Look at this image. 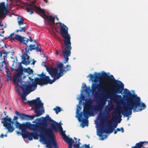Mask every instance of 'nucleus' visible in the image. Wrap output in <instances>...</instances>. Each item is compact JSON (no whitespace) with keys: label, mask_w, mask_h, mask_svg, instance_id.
Here are the masks:
<instances>
[{"label":"nucleus","mask_w":148,"mask_h":148,"mask_svg":"<svg viewBox=\"0 0 148 148\" xmlns=\"http://www.w3.org/2000/svg\"><path fill=\"white\" fill-rule=\"evenodd\" d=\"M94 75L95 80H99L100 77H102L104 81L100 83V84L92 83L91 86L92 92H96L97 89L98 91L105 90L106 88H104L103 87L109 84V81H111V83L114 86L113 90L110 91L108 94L101 98L100 97L98 108L101 110L102 107L105 104L107 99H114L116 102L119 101V99L118 97H121V95L117 94L122 93L124 89V85L121 81L116 80L112 75H108L104 71L102 72L101 73L95 72Z\"/></svg>","instance_id":"obj_1"},{"label":"nucleus","mask_w":148,"mask_h":148,"mask_svg":"<svg viewBox=\"0 0 148 148\" xmlns=\"http://www.w3.org/2000/svg\"><path fill=\"white\" fill-rule=\"evenodd\" d=\"M22 83V85H20L21 88L23 92V94L21 95V97L24 103H29L30 106L34 105V112L36 114L35 115H30L24 113H21L17 111H15V114L19 116V118L22 120H32L35 116H39L44 113L43 107V103L42 102L39 97H37L35 100H32L30 101H27L26 97L30 92L35 90L32 88V85L28 83L27 84Z\"/></svg>","instance_id":"obj_2"},{"label":"nucleus","mask_w":148,"mask_h":148,"mask_svg":"<svg viewBox=\"0 0 148 148\" xmlns=\"http://www.w3.org/2000/svg\"><path fill=\"white\" fill-rule=\"evenodd\" d=\"M125 93L127 95L125 97V100L127 101V106L123 108L121 111V114L124 116L128 117V115H131L132 113V110L135 112L141 111L146 108V105L144 103L141 102L140 98L133 96L130 91L127 89L125 91Z\"/></svg>","instance_id":"obj_3"},{"label":"nucleus","mask_w":148,"mask_h":148,"mask_svg":"<svg viewBox=\"0 0 148 148\" xmlns=\"http://www.w3.org/2000/svg\"><path fill=\"white\" fill-rule=\"evenodd\" d=\"M59 24L60 26V33L63 38L64 43L66 47V49L64 50L63 46L62 45L61 46L63 55L65 59L64 63H66L69 61L68 57L71 56V51L72 49L70 40L71 37L70 35L68 33V27L63 23H60Z\"/></svg>","instance_id":"obj_4"},{"label":"nucleus","mask_w":148,"mask_h":148,"mask_svg":"<svg viewBox=\"0 0 148 148\" xmlns=\"http://www.w3.org/2000/svg\"><path fill=\"white\" fill-rule=\"evenodd\" d=\"M43 119V122L42 123H38L39 126L38 131L40 132L39 136L42 139H43L44 137L54 136L51 127L47 128L48 125L47 121H48L51 123H56L55 121L51 119L49 115H47L45 117H42Z\"/></svg>","instance_id":"obj_5"},{"label":"nucleus","mask_w":148,"mask_h":148,"mask_svg":"<svg viewBox=\"0 0 148 148\" xmlns=\"http://www.w3.org/2000/svg\"><path fill=\"white\" fill-rule=\"evenodd\" d=\"M93 103V100L91 99H89L86 101V103L84 106L83 112H81L79 114V122H82L84 126H88V121L87 120L84 121V119L83 117V116L85 118H88V116L91 115L93 113V111L95 108V106L92 105Z\"/></svg>","instance_id":"obj_6"},{"label":"nucleus","mask_w":148,"mask_h":148,"mask_svg":"<svg viewBox=\"0 0 148 148\" xmlns=\"http://www.w3.org/2000/svg\"><path fill=\"white\" fill-rule=\"evenodd\" d=\"M38 76L40 78L36 77L35 78L34 81L33 79H32L31 80L32 82L30 81L28 82L29 84L32 85V87H34V88L35 90L36 89L37 87V84L41 86L48 84H52L56 81L54 77H53V80L50 79L49 76H46L43 72H42L40 74H38Z\"/></svg>","instance_id":"obj_7"},{"label":"nucleus","mask_w":148,"mask_h":148,"mask_svg":"<svg viewBox=\"0 0 148 148\" xmlns=\"http://www.w3.org/2000/svg\"><path fill=\"white\" fill-rule=\"evenodd\" d=\"M21 130V134L24 138H27L29 140H32L33 138L38 140L39 135L37 132H30L25 131V124H21L19 128Z\"/></svg>","instance_id":"obj_8"},{"label":"nucleus","mask_w":148,"mask_h":148,"mask_svg":"<svg viewBox=\"0 0 148 148\" xmlns=\"http://www.w3.org/2000/svg\"><path fill=\"white\" fill-rule=\"evenodd\" d=\"M36 46L35 45L30 44L29 47L27 46L25 47V53H24L21 56L23 64L28 65L30 64L31 59L29 58V56L27 54L29 51H32L33 50L36 49Z\"/></svg>","instance_id":"obj_9"},{"label":"nucleus","mask_w":148,"mask_h":148,"mask_svg":"<svg viewBox=\"0 0 148 148\" xmlns=\"http://www.w3.org/2000/svg\"><path fill=\"white\" fill-rule=\"evenodd\" d=\"M17 71L16 75L14 76L13 81L14 84L16 85V87H19L20 86L19 85L18 83L20 82L21 83V85H22V83L24 84V83L27 84L29 81H27L25 82L22 81V79L21 77V75H22L23 73V71L22 69H19L16 70Z\"/></svg>","instance_id":"obj_10"},{"label":"nucleus","mask_w":148,"mask_h":148,"mask_svg":"<svg viewBox=\"0 0 148 148\" xmlns=\"http://www.w3.org/2000/svg\"><path fill=\"white\" fill-rule=\"evenodd\" d=\"M1 119L2 120L1 123L3 124V126L8 130L9 132H12L14 130V128L12 126L14 122L12 121L11 118H8V116H7Z\"/></svg>","instance_id":"obj_11"},{"label":"nucleus","mask_w":148,"mask_h":148,"mask_svg":"<svg viewBox=\"0 0 148 148\" xmlns=\"http://www.w3.org/2000/svg\"><path fill=\"white\" fill-rule=\"evenodd\" d=\"M63 64L61 62H60L57 65L56 67L53 68V67H46V69L51 76L57 75L59 71L58 69L63 68Z\"/></svg>","instance_id":"obj_12"},{"label":"nucleus","mask_w":148,"mask_h":148,"mask_svg":"<svg viewBox=\"0 0 148 148\" xmlns=\"http://www.w3.org/2000/svg\"><path fill=\"white\" fill-rule=\"evenodd\" d=\"M114 130V129L112 127H111L109 128L108 130L104 126H101L100 127V130L99 132V133L97 134V135L99 137H101L100 139L101 140H103L106 138L107 136L105 135H102V134L104 133H105L106 134L112 133L113 132Z\"/></svg>","instance_id":"obj_13"},{"label":"nucleus","mask_w":148,"mask_h":148,"mask_svg":"<svg viewBox=\"0 0 148 148\" xmlns=\"http://www.w3.org/2000/svg\"><path fill=\"white\" fill-rule=\"evenodd\" d=\"M44 138L43 139H42L41 138H40V140L41 141H42L43 143H44L45 144H46L47 147L49 148H53L52 146H53V145L51 143V140L53 139L54 140H55L54 136L44 137Z\"/></svg>","instance_id":"obj_14"},{"label":"nucleus","mask_w":148,"mask_h":148,"mask_svg":"<svg viewBox=\"0 0 148 148\" xmlns=\"http://www.w3.org/2000/svg\"><path fill=\"white\" fill-rule=\"evenodd\" d=\"M66 70H64L63 68L59 69V72L57 75L53 76H51L52 78L54 77L56 80L59 79L60 77L62 76L67 71H70L71 69V66L69 65H67L66 66L64 67Z\"/></svg>","instance_id":"obj_15"},{"label":"nucleus","mask_w":148,"mask_h":148,"mask_svg":"<svg viewBox=\"0 0 148 148\" xmlns=\"http://www.w3.org/2000/svg\"><path fill=\"white\" fill-rule=\"evenodd\" d=\"M25 129L27 128H29L32 130L33 131L35 132L38 133L40 134V132L38 131L39 129H38V127H39L38 123L37 124H32L30 122H27L26 124H25Z\"/></svg>","instance_id":"obj_16"},{"label":"nucleus","mask_w":148,"mask_h":148,"mask_svg":"<svg viewBox=\"0 0 148 148\" xmlns=\"http://www.w3.org/2000/svg\"><path fill=\"white\" fill-rule=\"evenodd\" d=\"M35 2V1L31 2L28 5L30 7V8L27 7L26 8V10L28 12H30V14H32L34 13V12H33V10H34L35 9L34 6H36L34 5Z\"/></svg>","instance_id":"obj_17"},{"label":"nucleus","mask_w":148,"mask_h":148,"mask_svg":"<svg viewBox=\"0 0 148 148\" xmlns=\"http://www.w3.org/2000/svg\"><path fill=\"white\" fill-rule=\"evenodd\" d=\"M51 127L52 131L54 130L55 131H58V128L60 131H63V128L62 126L58 123H51Z\"/></svg>","instance_id":"obj_18"},{"label":"nucleus","mask_w":148,"mask_h":148,"mask_svg":"<svg viewBox=\"0 0 148 148\" xmlns=\"http://www.w3.org/2000/svg\"><path fill=\"white\" fill-rule=\"evenodd\" d=\"M146 143L148 144V142L146 141H140L136 143L135 146L132 147L131 148H148L146 146H145L144 143Z\"/></svg>","instance_id":"obj_19"},{"label":"nucleus","mask_w":148,"mask_h":148,"mask_svg":"<svg viewBox=\"0 0 148 148\" xmlns=\"http://www.w3.org/2000/svg\"><path fill=\"white\" fill-rule=\"evenodd\" d=\"M35 9L34 10L37 13L43 15L45 17L46 16L45 11L41 8L37 6H34Z\"/></svg>","instance_id":"obj_20"},{"label":"nucleus","mask_w":148,"mask_h":148,"mask_svg":"<svg viewBox=\"0 0 148 148\" xmlns=\"http://www.w3.org/2000/svg\"><path fill=\"white\" fill-rule=\"evenodd\" d=\"M24 38L26 39L25 38L22 37L21 36L18 34L16 35L15 37L12 36V40H13L15 39L18 41L23 44H25V40H24Z\"/></svg>","instance_id":"obj_21"},{"label":"nucleus","mask_w":148,"mask_h":148,"mask_svg":"<svg viewBox=\"0 0 148 148\" xmlns=\"http://www.w3.org/2000/svg\"><path fill=\"white\" fill-rule=\"evenodd\" d=\"M121 115L119 114L118 112L115 111L113 113L112 120V121H115L116 120L118 119V118H120L121 119L120 120H119L118 121V123H120L121 120Z\"/></svg>","instance_id":"obj_22"},{"label":"nucleus","mask_w":148,"mask_h":148,"mask_svg":"<svg viewBox=\"0 0 148 148\" xmlns=\"http://www.w3.org/2000/svg\"><path fill=\"white\" fill-rule=\"evenodd\" d=\"M7 9L5 7L4 3H3L0 4V18L2 14H5L6 13Z\"/></svg>","instance_id":"obj_23"},{"label":"nucleus","mask_w":148,"mask_h":148,"mask_svg":"<svg viewBox=\"0 0 148 148\" xmlns=\"http://www.w3.org/2000/svg\"><path fill=\"white\" fill-rule=\"evenodd\" d=\"M46 17L48 20H49L52 24H50V25L53 28H54V26L53 25L55 24V18L54 17H53L51 16H47L46 15V16H45Z\"/></svg>","instance_id":"obj_24"},{"label":"nucleus","mask_w":148,"mask_h":148,"mask_svg":"<svg viewBox=\"0 0 148 148\" xmlns=\"http://www.w3.org/2000/svg\"><path fill=\"white\" fill-rule=\"evenodd\" d=\"M64 140L69 144H74L75 142L73 139L72 138L69 137L68 136H66Z\"/></svg>","instance_id":"obj_25"},{"label":"nucleus","mask_w":148,"mask_h":148,"mask_svg":"<svg viewBox=\"0 0 148 148\" xmlns=\"http://www.w3.org/2000/svg\"><path fill=\"white\" fill-rule=\"evenodd\" d=\"M77 141H76L75 142V143L73 144H69V148H72V146L73 145L74 147L75 148H79L80 147H79L80 144H81V143L80 142H78V143H77Z\"/></svg>","instance_id":"obj_26"},{"label":"nucleus","mask_w":148,"mask_h":148,"mask_svg":"<svg viewBox=\"0 0 148 148\" xmlns=\"http://www.w3.org/2000/svg\"><path fill=\"white\" fill-rule=\"evenodd\" d=\"M53 110L55 111L56 114H58L59 112L62 111V109L60 107L56 106L55 108L53 109Z\"/></svg>","instance_id":"obj_27"},{"label":"nucleus","mask_w":148,"mask_h":148,"mask_svg":"<svg viewBox=\"0 0 148 148\" xmlns=\"http://www.w3.org/2000/svg\"><path fill=\"white\" fill-rule=\"evenodd\" d=\"M24 71L25 72L27 73L30 75L33 74V70L29 67L27 69H25Z\"/></svg>","instance_id":"obj_28"},{"label":"nucleus","mask_w":148,"mask_h":148,"mask_svg":"<svg viewBox=\"0 0 148 148\" xmlns=\"http://www.w3.org/2000/svg\"><path fill=\"white\" fill-rule=\"evenodd\" d=\"M18 23L19 26H21V25H23L24 24L23 22L24 20L23 18H18Z\"/></svg>","instance_id":"obj_29"},{"label":"nucleus","mask_w":148,"mask_h":148,"mask_svg":"<svg viewBox=\"0 0 148 148\" xmlns=\"http://www.w3.org/2000/svg\"><path fill=\"white\" fill-rule=\"evenodd\" d=\"M5 69L7 70V71L6 72L7 74V76L8 78H10L11 77V73H10L9 69L7 67V65H6V67H5Z\"/></svg>","instance_id":"obj_30"},{"label":"nucleus","mask_w":148,"mask_h":148,"mask_svg":"<svg viewBox=\"0 0 148 148\" xmlns=\"http://www.w3.org/2000/svg\"><path fill=\"white\" fill-rule=\"evenodd\" d=\"M108 104H109L110 102L111 103V106H110V108H109L108 109L109 110H111L112 109H114V106L112 104V101H110V100H108Z\"/></svg>","instance_id":"obj_31"},{"label":"nucleus","mask_w":148,"mask_h":148,"mask_svg":"<svg viewBox=\"0 0 148 148\" xmlns=\"http://www.w3.org/2000/svg\"><path fill=\"white\" fill-rule=\"evenodd\" d=\"M61 135L63 136V139L64 140L66 136H67L65 133V131H62L61 132Z\"/></svg>","instance_id":"obj_32"},{"label":"nucleus","mask_w":148,"mask_h":148,"mask_svg":"<svg viewBox=\"0 0 148 148\" xmlns=\"http://www.w3.org/2000/svg\"><path fill=\"white\" fill-rule=\"evenodd\" d=\"M85 92L87 93H89L91 91V89L90 87H87L86 86V89L85 90Z\"/></svg>","instance_id":"obj_33"},{"label":"nucleus","mask_w":148,"mask_h":148,"mask_svg":"<svg viewBox=\"0 0 148 148\" xmlns=\"http://www.w3.org/2000/svg\"><path fill=\"white\" fill-rule=\"evenodd\" d=\"M20 125H21V124H20L17 121H16V123H15L16 127V128L19 129Z\"/></svg>","instance_id":"obj_34"},{"label":"nucleus","mask_w":148,"mask_h":148,"mask_svg":"<svg viewBox=\"0 0 148 148\" xmlns=\"http://www.w3.org/2000/svg\"><path fill=\"white\" fill-rule=\"evenodd\" d=\"M20 32H25V31L26 29H25V27H20Z\"/></svg>","instance_id":"obj_35"},{"label":"nucleus","mask_w":148,"mask_h":148,"mask_svg":"<svg viewBox=\"0 0 148 148\" xmlns=\"http://www.w3.org/2000/svg\"><path fill=\"white\" fill-rule=\"evenodd\" d=\"M16 90L17 92L18 93V94L20 96H21V95H22L21 92V91L19 90V89L18 88H16Z\"/></svg>","instance_id":"obj_36"},{"label":"nucleus","mask_w":148,"mask_h":148,"mask_svg":"<svg viewBox=\"0 0 148 148\" xmlns=\"http://www.w3.org/2000/svg\"><path fill=\"white\" fill-rule=\"evenodd\" d=\"M89 77L90 79H95V75L92 74H90L89 75Z\"/></svg>","instance_id":"obj_37"},{"label":"nucleus","mask_w":148,"mask_h":148,"mask_svg":"<svg viewBox=\"0 0 148 148\" xmlns=\"http://www.w3.org/2000/svg\"><path fill=\"white\" fill-rule=\"evenodd\" d=\"M118 125V124L117 123H115L113 126H112V127L114 129L115 128H116Z\"/></svg>","instance_id":"obj_38"},{"label":"nucleus","mask_w":148,"mask_h":148,"mask_svg":"<svg viewBox=\"0 0 148 148\" xmlns=\"http://www.w3.org/2000/svg\"><path fill=\"white\" fill-rule=\"evenodd\" d=\"M99 116L100 118H101L103 116V114L102 112H100L99 114Z\"/></svg>","instance_id":"obj_39"},{"label":"nucleus","mask_w":148,"mask_h":148,"mask_svg":"<svg viewBox=\"0 0 148 148\" xmlns=\"http://www.w3.org/2000/svg\"><path fill=\"white\" fill-rule=\"evenodd\" d=\"M36 51L37 52H38V51H40V52H41V50L40 49V48H36Z\"/></svg>","instance_id":"obj_40"},{"label":"nucleus","mask_w":148,"mask_h":148,"mask_svg":"<svg viewBox=\"0 0 148 148\" xmlns=\"http://www.w3.org/2000/svg\"><path fill=\"white\" fill-rule=\"evenodd\" d=\"M18 119V117H17V116H14L13 120H16V121H17Z\"/></svg>","instance_id":"obj_41"},{"label":"nucleus","mask_w":148,"mask_h":148,"mask_svg":"<svg viewBox=\"0 0 148 148\" xmlns=\"http://www.w3.org/2000/svg\"><path fill=\"white\" fill-rule=\"evenodd\" d=\"M29 41V39H27L26 40H25V41H26V42H25V44H25L26 46H27V43H28V42Z\"/></svg>","instance_id":"obj_42"},{"label":"nucleus","mask_w":148,"mask_h":148,"mask_svg":"<svg viewBox=\"0 0 148 148\" xmlns=\"http://www.w3.org/2000/svg\"><path fill=\"white\" fill-rule=\"evenodd\" d=\"M29 40L31 42H32L33 41V40L32 39V37H31L29 36Z\"/></svg>","instance_id":"obj_43"},{"label":"nucleus","mask_w":148,"mask_h":148,"mask_svg":"<svg viewBox=\"0 0 148 148\" xmlns=\"http://www.w3.org/2000/svg\"><path fill=\"white\" fill-rule=\"evenodd\" d=\"M0 30H3V31H1V32H0V33H1V35H2V34H3L4 33V31L3 30V28H2L1 29H0Z\"/></svg>","instance_id":"obj_44"},{"label":"nucleus","mask_w":148,"mask_h":148,"mask_svg":"<svg viewBox=\"0 0 148 148\" xmlns=\"http://www.w3.org/2000/svg\"><path fill=\"white\" fill-rule=\"evenodd\" d=\"M14 33H12V34H11L9 37H11V39H12V37H14Z\"/></svg>","instance_id":"obj_45"},{"label":"nucleus","mask_w":148,"mask_h":148,"mask_svg":"<svg viewBox=\"0 0 148 148\" xmlns=\"http://www.w3.org/2000/svg\"><path fill=\"white\" fill-rule=\"evenodd\" d=\"M121 131L122 133H123L124 132V130L123 127H121Z\"/></svg>","instance_id":"obj_46"},{"label":"nucleus","mask_w":148,"mask_h":148,"mask_svg":"<svg viewBox=\"0 0 148 148\" xmlns=\"http://www.w3.org/2000/svg\"><path fill=\"white\" fill-rule=\"evenodd\" d=\"M0 137L1 138H3L4 137V135L3 134H1L0 136Z\"/></svg>","instance_id":"obj_47"},{"label":"nucleus","mask_w":148,"mask_h":148,"mask_svg":"<svg viewBox=\"0 0 148 148\" xmlns=\"http://www.w3.org/2000/svg\"><path fill=\"white\" fill-rule=\"evenodd\" d=\"M33 61L32 62L31 64L34 65L35 64V62H36V61L34 60V59H33Z\"/></svg>","instance_id":"obj_48"},{"label":"nucleus","mask_w":148,"mask_h":148,"mask_svg":"<svg viewBox=\"0 0 148 148\" xmlns=\"http://www.w3.org/2000/svg\"><path fill=\"white\" fill-rule=\"evenodd\" d=\"M56 55H58L59 54V52L57 50L56 51Z\"/></svg>","instance_id":"obj_49"},{"label":"nucleus","mask_w":148,"mask_h":148,"mask_svg":"<svg viewBox=\"0 0 148 148\" xmlns=\"http://www.w3.org/2000/svg\"><path fill=\"white\" fill-rule=\"evenodd\" d=\"M116 131H117V132H119V131H121V128H117L116 129Z\"/></svg>","instance_id":"obj_50"},{"label":"nucleus","mask_w":148,"mask_h":148,"mask_svg":"<svg viewBox=\"0 0 148 148\" xmlns=\"http://www.w3.org/2000/svg\"><path fill=\"white\" fill-rule=\"evenodd\" d=\"M0 26H3V24L2 23V21H0Z\"/></svg>","instance_id":"obj_51"},{"label":"nucleus","mask_w":148,"mask_h":148,"mask_svg":"<svg viewBox=\"0 0 148 148\" xmlns=\"http://www.w3.org/2000/svg\"><path fill=\"white\" fill-rule=\"evenodd\" d=\"M40 45V44H38L37 43V46H36V48H39V46Z\"/></svg>","instance_id":"obj_52"},{"label":"nucleus","mask_w":148,"mask_h":148,"mask_svg":"<svg viewBox=\"0 0 148 148\" xmlns=\"http://www.w3.org/2000/svg\"><path fill=\"white\" fill-rule=\"evenodd\" d=\"M57 38H58V40H62L61 38L59 36H58L57 37Z\"/></svg>","instance_id":"obj_53"},{"label":"nucleus","mask_w":148,"mask_h":148,"mask_svg":"<svg viewBox=\"0 0 148 148\" xmlns=\"http://www.w3.org/2000/svg\"><path fill=\"white\" fill-rule=\"evenodd\" d=\"M4 64H6H6L5 61V60H4V61L2 62Z\"/></svg>","instance_id":"obj_54"},{"label":"nucleus","mask_w":148,"mask_h":148,"mask_svg":"<svg viewBox=\"0 0 148 148\" xmlns=\"http://www.w3.org/2000/svg\"><path fill=\"white\" fill-rule=\"evenodd\" d=\"M117 131H116V130H115L114 132V134H116L117 133Z\"/></svg>","instance_id":"obj_55"},{"label":"nucleus","mask_w":148,"mask_h":148,"mask_svg":"<svg viewBox=\"0 0 148 148\" xmlns=\"http://www.w3.org/2000/svg\"><path fill=\"white\" fill-rule=\"evenodd\" d=\"M9 37H5L4 38V39H5V40H6V39H8L9 38Z\"/></svg>","instance_id":"obj_56"},{"label":"nucleus","mask_w":148,"mask_h":148,"mask_svg":"<svg viewBox=\"0 0 148 148\" xmlns=\"http://www.w3.org/2000/svg\"><path fill=\"white\" fill-rule=\"evenodd\" d=\"M3 113H4V114L5 115H6V112H5L4 111V112H3Z\"/></svg>","instance_id":"obj_57"},{"label":"nucleus","mask_w":148,"mask_h":148,"mask_svg":"<svg viewBox=\"0 0 148 148\" xmlns=\"http://www.w3.org/2000/svg\"><path fill=\"white\" fill-rule=\"evenodd\" d=\"M19 31H20V29H17L16 30V32H18Z\"/></svg>","instance_id":"obj_58"},{"label":"nucleus","mask_w":148,"mask_h":148,"mask_svg":"<svg viewBox=\"0 0 148 148\" xmlns=\"http://www.w3.org/2000/svg\"><path fill=\"white\" fill-rule=\"evenodd\" d=\"M27 27V25H26L25 26H24V27H25V29H26V27Z\"/></svg>","instance_id":"obj_59"},{"label":"nucleus","mask_w":148,"mask_h":148,"mask_svg":"<svg viewBox=\"0 0 148 148\" xmlns=\"http://www.w3.org/2000/svg\"><path fill=\"white\" fill-rule=\"evenodd\" d=\"M0 36H2V37H4V36H3V35H1V34H0Z\"/></svg>","instance_id":"obj_60"},{"label":"nucleus","mask_w":148,"mask_h":148,"mask_svg":"<svg viewBox=\"0 0 148 148\" xmlns=\"http://www.w3.org/2000/svg\"><path fill=\"white\" fill-rule=\"evenodd\" d=\"M56 16V18L57 19V20H59V18H58L57 17V16Z\"/></svg>","instance_id":"obj_61"},{"label":"nucleus","mask_w":148,"mask_h":148,"mask_svg":"<svg viewBox=\"0 0 148 148\" xmlns=\"http://www.w3.org/2000/svg\"><path fill=\"white\" fill-rule=\"evenodd\" d=\"M9 78H8H8L7 79V81H9Z\"/></svg>","instance_id":"obj_62"},{"label":"nucleus","mask_w":148,"mask_h":148,"mask_svg":"<svg viewBox=\"0 0 148 148\" xmlns=\"http://www.w3.org/2000/svg\"><path fill=\"white\" fill-rule=\"evenodd\" d=\"M74 139H75V140H77V138H75V137H74Z\"/></svg>","instance_id":"obj_63"},{"label":"nucleus","mask_w":148,"mask_h":148,"mask_svg":"<svg viewBox=\"0 0 148 148\" xmlns=\"http://www.w3.org/2000/svg\"><path fill=\"white\" fill-rule=\"evenodd\" d=\"M77 112H79V110L78 109H77Z\"/></svg>","instance_id":"obj_64"}]
</instances>
